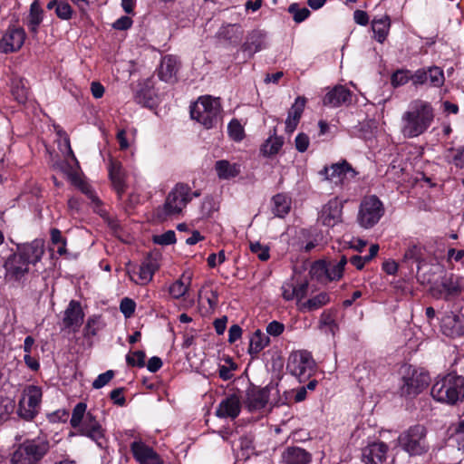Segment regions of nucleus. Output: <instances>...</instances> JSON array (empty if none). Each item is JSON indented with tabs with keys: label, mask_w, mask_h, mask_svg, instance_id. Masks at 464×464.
Here are the masks:
<instances>
[{
	"label": "nucleus",
	"mask_w": 464,
	"mask_h": 464,
	"mask_svg": "<svg viewBox=\"0 0 464 464\" xmlns=\"http://www.w3.org/2000/svg\"><path fill=\"white\" fill-rule=\"evenodd\" d=\"M326 273H327V261H324V260L316 261L311 268V274L314 276H315L318 280H322V281L327 280Z\"/></svg>",
	"instance_id": "nucleus-49"
},
{
	"label": "nucleus",
	"mask_w": 464,
	"mask_h": 464,
	"mask_svg": "<svg viewBox=\"0 0 464 464\" xmlns=\"http://www.w3.org/2000/svg\"><path fill=\"white\" fill-rule=\"evenodd\" d=\"M29 266H35L44 254L43 239H34L29 243L16 244L14 250Z\"/></svg>",
	"instance_id": "nucleus-15"
},
{
	"label": "nucleus",
	"mask_w": 464,
	"mask_h": 464,
	"mask_svg": "<svg viewBox=\"0 0 464 464\" xmlns=\"http://www.w3.org/2000/svg\"><path fill=\"white\" fill-rule=\"evenodd\" d=\"M249 247L251 252L256 254L262 261H266L270 257L267 246L261 245L259 242H251Z\"/></svg>",
	"instance_id": "nucleus-50"
},
{
	"label": "nucleus",
	"mask_w": 464,
	"mask_h": 464,
	"mask_svg": "<svg viewBox=\"0 0 464 464\" xmlns=\"http://www.w3.org/2000/svg\"><path fill=\"white\" fill-rule=\"evenodd\" d=\"M190 277L182 275L179 279L176 280L169 285V293L172 298L179 299L188 293Z\"/></svg>",
	"instance_id": "nucleus-35"
},
{
	"label": "nucleus",
	"mask_w": 464,
	"mask_h": 464,
	"mask_svg": "<svg viewBox=\"0 0 464 464\" xmlns=\"http://www.w3.org/2000/svg\"><path fill=\"white\" fill-rule=\"evenodd\" d=\"M310 140L305 133H299L295 140V149L299 152H304L309 147Z\"/></svg>",
	"instance_id": "nucleus-57"
},
{
	"label": "nucleus",
	"mask_w": 464,
	"mask_h": 464,
	"mask_svg": "<svg viewBox=\"0 0 464 464\" xmlns=\"http://www.w3.org/2000/svg\"><path fill=\"white\" fill-rule=\"evenodd\" d=\"M330 302L329 295L322 292L302 304V309L307 311L317 310Z\"/></svg>",
	"instance_id": "nucleus-41"
},
{
	"label": "nucleus",
	"mask_w": 464,
	"mask_h": 464,
	"mask_svg": "<svg viewBox=\"0 0 464 464\" xmlns=\"http://www.w3.org/2000/svg\"><path fill=\"white\" fill-rule=\"evenodd\" d=\"M179 70L178 59L173 55H166L162 58L159 67V77L166 82H173Z\"/></svg>",
	"instance_id": "nucleus-25"
},
{
	"label": "nucleus",
	"mask_w": 464,
	"mask_h": 464,
	"mask_svg": "<svg viewBox=\"0 0 464 464\" xmlns=\"http://www.w3.org/2000/svg\"><path fill=\"white\" fill-rule=\"evenodd\" d=\"M114 372L111 370H109L103 373L98 375V377L93 381L92 387L94 389H101L104 387L107 383L111 382L113 378Z\"/></svg>",
	"instance_id": "nucleus-56"
},
{
	"label": "nucleus",
	"mask_w": 464,
	"mask_h": 464,
	"mask_svg": "<svg viewBox=\"0 0 464 464\" xmlns=\"http://www.w3.org/2000/svg\"><path fill=\"white\" fill-rule=\"evenodd\" d=\"M153 242L160 246H169L176 242V234L173 230H168L163 234L154 236Z\"/></svg>",
	"instance_id": "nucleus-51"
},
{
	"label": "nucleus",
	"mask_w": 464,
	"mask_h": 464,
	"mask_svg": "<svg viewBox=\"0 0 464 464\" xmlns=\"http://www.w3.org/2000/svg\"><path fill=\"white\" fill-rule=\"evenodd\" d=\"M305 102L306 101L304 97H297L295 103L290 108L288 116L285 120V130L287 132L291 133L296 129L304 111Z\"/></svg>",
	"instance_id": "nucleus-28"
},
{
	"label": "nucleus",
	"mask_w": 464,
	"mask_h": 464,
	"mask_svg": "<svg viewBox=\"0 0 464 464\" xmlns=\"http://www.w3.org/2000/svg\"><path fill=\"white\" fill-rule=\"evenodd\" d=\"M86 410V403H77L72 410L70 424L77 430L78 434L89 438L99 448L104 449L107 444L106 430L96 417Z\"/></svg>",
	"instance_id": "nucleus-2"
},
{
	"label": "nucleus",
	"mask_w": 464,
	"mask_h": 464,
	"mask_svg": "<svg viewBox=\"0 0 464 464\" xmlns=\"http://www.w3.org/2000/svg\"><path fill=\"white\" fill-rule=\"evenodd\" d=\"M285 300L291 301L295 298V285L292 282H285L281 287Z\"/></svg>",
	"instance_id": "nucleus-61"
},
{
	"label": "nucleus",
	"mask_w": 464,
	"mask_h": 464,
	"mask_svg": "<svg viewBox=\"0 0 464 464\" xmlns=\"http://www.w3.org/2000/svg\"><path fill=\"white\" fill-rule=\"evenodd\" d=\"M110 397L117 405L123 406L125 404V398L123 396L122 388H117L112 390L110 393Z\"/></svg>",
	"instance_id": "nucleus-63"
},
{
	"label": "nucleus",
	"mask_w": 464,
	"mask_h": 464,
	"mask_svg": "<svg viewBox=\"0 0 464 464\" xmlns=\"http://www.w3.org/2000/svg\"><path fill=\"white\" fill-rule=\"evenodd\" d=\"M221 106L218 99L201 96L190 106V116L206 129H211L218 123Z\"/></svg>",
	"instance_id": "nucleus-7"
},
{
	"label": "nucleus",
	"mask_w": 464,
	"mask_h": 464,
	"mask_svg": "<svg viewBox=\"0 0 464 464\" xmlns=\"http://www.w3.org/2000/svg\"><path fill=\"white\" fill-rule=\"evenodd\" d=\"M84 318V313L82 309L81 304L78 301L72 300L66 310L63 323L64 327L72 332H76L81 327Z\"/></svg>",
	"instance_id": "nucleus-22"
},
{
	"label": "nucleus",
	"mask_w": 464,
	"mask_h": 464,
	"mask_svg": "<svg viewBox=\"0 0 464 464\" xmlns=\"http://www.w3.org/2000/svg\"><path fill=\"white\" fill-rule=\"evenodd\" d=\"M404 259L418 263V269H420L423 262L422 246L415 244L409 246L404 253Z\"/></svg>",
	"instance_id": "nucleus-43"
},
{
	"label": "nucleus",
	"mask_w": 464,
	"mask_h": 464,
	"mask_svg": "<svg viewBox=\"0 0 464 464\" xmlns=\"http://www.w3.org/2000/svg\"><path fill=\"white\" fill-rule=\"evenodd\" d=\"M411 72L407 69L395 71L391 77V83L394 88L403 86L411 81Z\"/></svg>",
	"instance_id": "nucleus-44"
},
{
	"label": "nucleus",
	"mask_w": 464,
	"mask_h": 464,
	"mask_svg": "<svg viewBox=\"0 0 464 464\" xmlns=\"http://www.w3.org/2000/svg\"><path fill=\"white\" fill-rule=\"evenodd\" d=\"M390 27L391 19L388 15L385 14L380 17H374L372 21V30L374 39L380 44H382L389 34Z\"/></svg>",
	"instance_id": "nucleus-30"
},
{
	"label": "nucleus",
	"mask_w": 464,
	"mask_h": 464,
	"mask_svg": "<svg viewBox=\"0 0 464 464\" xmlns=\"http://www.w3.org/2000/svg\"><path fill=\"white\" fill-rule=\"evenodd\" d=\"M75 184L82 190V192L84 193L91 199L92 203L94 204V207H93L94 211L97 212L98 214H100L102 217H104L106 215V212L101 208V207H100L101 201L98 198V197L95 195L92 187L82 180H80L79 182H76Z\"/></svg>",
	"instance_id": "nucleus-40"
},
{
	"label": "nucleus",
	"mask_w": 464,
	"mask_h": 464,
	"mask_svg": "<svg viewBox=\"0 0 464 464\" xmlns=\"http://www.w3.org/2000/svg\"><path fill=\"white\" fill-rule=\"evenodd\" d=\"M426 72V83H429L432 87H441L445 82L444 72L438 66H431L425 68Z\"/></svg>",
	"instance_id": "nucleus-38"
},
{
	"label": "nucleus",
	"mask_w": 464,
	"mask_h": 464,
	"mask_svg": "<svg viewBox=\"0 0 464 464\" xmlns=\"http://www.w3.org/2000/svg\"><path fill=\"white\" fill-rule=\"evenodd\" d=\"M109 176L117 194L119 195V197H121V195L125 191L126 184L125 172L120 161L113 160H110Z\"/></svg>",
	"instance_id": "nucleus-26"
},
{
	"label": "nucleus",
	"mask_w": 464,
	"mask_h": 464,
	"mask_svg": "<svg viewBox=\"0 0 464 464\" xmlns=\"http://www.w3.org/2000/svg\"><path fill=\"white\" fill-rule=\"evenodd\" d=\"M384 212V206L376 196L364 197L360 204L357 222L363 228H371L380 221Z\"/></svg>",
	"instance_id": "nucleus-10"
},
{
	"label": "nucleus",
	"mask_w": 464,
	"mask_h": 464,
	"mask_svg": "<svg viewBox=\"0 0 464 464\" xmlns=\"http://www.w3.org/2000/svg\"><path fill=\"white\" fill-rule=\"evenodd\" d=\"M411 81L414 86L426 84L425 68H420L411 73Z\"/></svg>",
	"instance_id": "nucleus-60"
},
{
	"label": "nucleus",
	"mask_w": 464,
	"mask_h": 464,
	"mask_svg": "<svg viewBox=\"0 0 464 464\" xmlns=\"http://www.w3.org/2000/svg\"><path fill=\"white\" fill-rule=\"evenodd\" d=\"M441 331L449 337H458L464 334V315L454 313L445 314L441 319Z\"/></svg>",
	"instance_id": "nucleus-21"
},
{
	"label": "nucleus",
	"mask_w": 464,
	"mask_h": 464,
	"mask_svg": "<svg viewBox=\"0 0 464 464\" xmlns=\"http://www.w3.org/2000/svg\"><path fill=\"white\" fill-rule=\"evenodd\" d=\"M343 204L338 198L330 199L324 204L318 215V221L322 225L333 227L342 222Z\"/></svg>",
	"instance_id": "nucleus-12"
},
{
	"label": "nucleus",
	"mask_w": 464,
	"mask_h": 464,
	"mask_svg": "<svg viewBox=\"0 0 464 464\" xmlns=\"http://www.w3.org/2000/svg\"><path fill=\"white\" fill-rule=\"evenodd\" d=\"M270 343V339L261 330H256L250 338L248 353L256 356Z\"/></svg>",
	"instance_id": "nucleus-32"
},
{
	"label": "nucleus",
	"mask_w": 464,
	"mask_h": 464,
	"mask_svg": "<svg viewBox=\"0 0 464 464\" xmlns=\"http://www.w3.org/2000/svg\"><path fill=\"white\" fill-rule=\"evenodd\" d=\"M132 23L133 22L130 17L124 15V16H121L119 19H117L112 24V27L116 30L123 31V30H127L129 28H130L132 25Z\"/></svg>",
	"instance_id": "nucleus-59"
},
{
	"label": "nucleus",
	"mask_w": 464,
	"mask_h": 464,
	"mask_svg": "<svg viewBox=\"0 0 464 464\" xmlns=\"http://www.w3.org/2000/svg\"><path fill=\"white\" fill-rule=\"evenodd\" d=\"M288 12L293 15L295 23H302L311 14L310 10L304 6L301 7L298 4H292L288 7Z\"/></svg>",
	"instance_id": "nucleus-46"
},
{
	"label": "nucleus",
	"mask_w": 464,
	"mask_h": 464,
	"mask_svg": "<svg viewBox=\"0 0 464 464\" xmlns=\"http://www.w3.org/2000/svg\"><path fill=\"white\" fill-rule=\"evenodd\" d=\"M308 290V283L302 282L295 285V298L297 301H301L307 295Z\"/></svg>",
	"instance_id": "nucleus-62"
},
{
	"label": "nucleus",
	"mask_w": 464,
	"mask_h": 464,
	"mask_svg": "<svg viewBox=\"0 0 464 464\" xmlns=\"http://www.w3.org/2000/svg\"><path fill=\"white\" fill-rule=\"evenodd\" d=\"M14 409V401L7 397L0 398V420L5 419Z\"/></svg>",
	"instance_id": "nucleus-52"
},
{
	"label": "nucleus",
	"mask_w": 464,
	"mask_h": 464,
	"mask_svg": "<svg viewBox=\"0 0 464 464\" xmlns=\"http://www.w3.org/2000/svg\"><path fill=\"white\" fill-rule=\"evenodd\" d=\"M12 95L19 103H24L27 101L28 89L22 81L13 82Z\"/></svg>",
	"instance_id": "nucleus-45"
},
{
	"label": "nucleus",
	"mask_w": 464,
	"mask_h": 464,
	"mask_svg": "<svg viewBox=\"0 0 464 464\" xmlns=\"http://www.w3.org/2000/svg\"><path fill=\"white\" fill-rule=\"evenodd\" d=\"M398 446L411 457L422 456L430 450L427 429L415 424L402 431L397 439Z\"/></svg>",
	"instance_id": "nucleus-6"
},
{
	"label": "nucleus",
	"mask_w": 464,
	"mask_h": 464,
	"mask_svg": "<svg viewBox=\"0 0 464 464\" xmlns=\"http://www.w3.org/2000/svg\"><path fill=\"white\" fill-rule=\"evenodd\" d=\"M42 401V390L35 385L24 388L19 401L18 414L24 420H32L37 414Z\"/></svg>",
	"instance_id": "nucleus-11"
},
{
	"label": "nucleus",
	"mask_w": 464,
	"mask_h": 464,
	"mask_svg": "<svg viewBox=\"0 0 464 464\" xmlns=\"http://www.w3.org/2000/svg\"><path fill=\"white\" fill-rule=\"evenodd\" d=\"M56 15L62 20H69L72 14V9L67 2H59L55 8Z\"/></svg>",
	"instance_id": "nucleus-54"
},
{
	"label": "nucleus",
	"mask_w": 464,
	"mask_h": 464,
	"mask_svg": "<svg viewBox=\"0 0 464 464\" xmlns=\"http://www.w3.org/2000/svg\"><path fill=\"white\" fill-rule=\"evenodd\" d=\"M461 287V279L451 274L449 276L443 277L439 286L431 288V295L433 297L448 300L459 295Z\"/></svg>",
	"instance_id": "nucleus-16"
},
{
	"label": "nucleus",
	"mask_w": 464,
	"mask_h": 464,
	"mask_svg": "<svg viewBox=\"0 0 464 464\" xmlns=\"http://www.w3.org/2000/svg\"><path fill=\"white\" fill-rule=\"evenodd\" d=\"M4 267L5 278L15 282L22 280L30 269V266L15 251L6 258Z\"/></svg>",
	"instance_id": "nucleus-14"
},
{
	"label": "nucleus",
	"mask_w": 464,
	"mask_h": 464,
	"mask_svg": "<svg viewBox=\"0 0 464 464\" xmlns=\"http://www.w3.org/2000/svg\"><path fill=\"white\" fill-rule=\"evenodd\" d=\"M353 19L360 25H367L369 23L368 14L362 10H356L353 13Z\"/></svg>",
	"instance_id": "nucleus-64"
},
{
	"label": "nucleus",
	"mask_w": 464,
	"mask_h": 464,
	"mask_svg": "<svg viewBox=\"0 0 464 464\" xmlns=\"http://www.w3.org/2000/svg\"><path fill=\"white\" fill-rule=\"evenodd\" d=\"M130 451L139 464H163L160 456L141 440L131 442Z\"/></svg>",
	"instance_id": "nucleus-17"
},
{
	"label": "nucleus",
	"mask_w": 464,
	"mask_h": 464,
	"mask_svg": "<svg viewBox=\"0 0 464 464\" xmlns=\"http://www.w3.org/2000/svg\"><path fill=\"white\" fill-rule=\"evenodd\" d=\"M435 111L431 103L420 99L410 102L401 119V133L404 138L412 139L428 130L434 121Z\"/></svg>",
	"instance_id": "nucleus-1"
},
{
	"label": "nucleus",
	"mask_w": 464,
	"mask_h": 464,
	"mask_svg": "<svg viewBox=\"0 0 464 464\" xmlns=\"http://www.w3.org/2000/svg\"><path fill=\"white\" fill-rule=\"evenodd\" d=\"M430 394L437 401L454 405L464 399V378L452 373L439 377Z\"/></svg>",
	"instance_id": "nucleus-4"
},
{
	"label": "nucleus",
	"mask_w": 464,
	"mask_h": 464,
	"mask_svg": "<svg viewBox=\"0 0 464 464\" xmlns=\"http://www.w3.org/2000/svg\"><path fill=\"white\" fill-rule=\"evenodd\" d=\"M158 267V264L155 260L147 258L138 268L128 269L127 274L133 283L144 285L152 280Z\"/></svg>",
	"instance_id": "nucleus-18"
},
{
	"label": "nucleus",
	"mask_w": 464,
	"mask_h": 464,
	"mask_svg": "<svg viewBox=\"0 0 464 464\" xmlns=\"http://www.w3.org/2000/svg\"><path fill=\"white\" fill-rule=\"evenodd\" d=\"M401 374L400 392L402 396L415 397L429 385L428 373L412 365L403 366Z\"/></svg>",
	"instance_id": "nucleus-8"
},
{
	"label": "nucleus",
	"mask_w": 464,
	"mask_h": 464,
	"mask_svg": "<svg viewBox=\"0 0 464 464\" xmlns=\"http://www.w3.org/2000/svg\"><path fill=\"white\" fill-rule=\"evenodd\" d=\"M214 169L219 179L229 180L241 173V165L227 160H219L216 161Z\"/></svg>",
	"instance_id": "nucleus-27"
},
{
	"label": "nucleus",
	"mask_w": 464,
	"mask_h": 464,
	"mask_svg": "<svg viewBox=\"0 0 464 464\" xmlns=\"http://www.w3.org/2000/svg\"><path fill=\"white\" fill-rule=\"evenodd\" d=\"M389 447L382 441L369 443L362 450V461L364 464H382L386 460Z\"/></svg>",
	"instance_id": "nucleus-19"
},
{
	"label": "nucleus",
	"mask_w": 464,
	"mask_h": 464,
	"mask_svg": "<svg viewBox=\"0 0 464 464\" xmlns=\"http://www.w3.org/2000/svg\"><path fill=\"white\" fill-rule=\"evenodd\" d=\"M320 175L323 176L324 179L337 184L348 175L350 177H354L356 172L346 160H342L340 162L334 163L329 167L325 166L320 171Z\"/></svg>",
	"instance_id": "nucleus-20"
},
{
	"label": "nucleus",
	"mask_w": 464,
	"mask_h": 464,
	"mask_svg": "<svg viewBox=\"0 0 464 464\" xmlns=\"http://www.w3.org/2000/svg\"><path fill=\"white\" fill-rule=\"evenodd\" d=\"M347 258L343 256L339 261L327 262L326 279L329 281L338 280L342 277Z\"/></svg>",
	"instance_id": "nucleus-37"
},
{
	"label": "nucleus",
	"mask_w": 464,
	"mask_h": 464,
	"mask_svg": "<svg viewBox=\"0 0 464 464\" xmlns=\"http://www.w3.org/2000/svg\"><path fill=\"white\" fill-rule=\"evenodd\" d=\"M284 144L283 138L276 135L270 136L261 147L264 156L270 157L279 152Z\"/></svg>",
	"instance_id": "nucleus-39"
},
{
	"label": "nucleus",
	"mask_w": 464,
	"mask_h": 464,
	"mask_svg": "<svg viewBox=\"0 0 464 464\" xmlns=\"http://www.w3.org/2000/svg\"><path fill=\"white\" fill-rule=\"evenodd\" d=\"M291 208V199L285 194H276L272 198V211L276 217L284 218Z\"/></svg>",
	"instance_id": "nucleus-33"
},
{
	"label": "nucleus",
	"mask_w": 464,
	"mask_h": 464,
	"mask_svg": "<svg viewBox=\"0 0 464 464\" xmlns=\"http://www.w3.org/2000/svg\"><path fill=\"white\" fill-rule=\"evenodd\" d=\"M126 361L131 366L143 367L145 365V353L142 351H135L127 354Z\"/></svg>",
	"instance_id": "nucleus-53"
},
{
	"label": "nucleus",
	"mask_w": 464,
	"mask_h": 464,
	"mask_svg": "<svg viewBox=\"0 0 464 464\" xmlns=\"http://www.w3.org/2000/svg\"><path fill=\"white\" fill-rule=\"evenodd\" d=\"M26 34L22 27L9 26L0 39V53H9L20 50Z\"/></svg>",
	"instance_id": "nucleus-13"
},
{
	"label": "nucleus",
	"mask_w": 464,
	"mask_h": 464,
	"mask_svg": "<svg viewBox=\"0 0 464 464\" xmlns=\"http://www.w3.org/2000/svg\"><path fill=\"white\" fill-rule=\"evenodd\" d=\"M286 370L302 382L314 375L316 364L311 353L305 350H299L290 353L286 363Z\"/></svg>",
	"instance_id": "nucleus-9"
},
{
	"label": "nucleus",
	"mask_w": 464,
	"mask_h": 464,
	"mask_svg": "<svg viewBox=\"0 0 464 464\" xmlns=\"http://www.w3.org/2000/svg\"><path fill=\"white\" fill-rule=\"evenodd\" d=\"M136 308L135 302L128 297L123 298L120 304V310L126 318H130L133 315Z\"/></svg>",
	"instance_id": "nucleus-55"
},
{
	"label": "nucleus",
	"mask_w": 464,
	"mask_h": 464,
	"mask_svg": "<svg viewBox=\"0 0 464 464\" xmlns=\"http://www.w3.org/2000/svg\"><path fill=\"white\" fill-rule=\"evenodd\" d=\"M104 326L102 322L101 316L92 315L88 318L85 327H84V335L86 337L95 336L100 330Z\"/></svg>",
	"instance_id": "nucleus-42"
},
{
	"label": "nucleus",
	"mask_w": 464,
	"mask_h": 464,
	"mask_svg": "<svg viewBox=\"0 0 464 464\" xmlns=\"http://www.w3.org/2000/svg\"><path fill=\"white\" fill-rule=\"evenodd\" d=\"M447 158L450 162L453 163L457 168H464V146L458 149L449 150Z\"/></svg>",
	"instance_id": "nucleus-47"
},
{
	"label": "nucleus",
	"mask_w": 464,
	"mask_h": 464,
	"mask_svg": "<svg viewBox=\"0 0 464 464\" xmlns=\"http://www.w3.org/2000/svg\"><path fill=\"white\" fill-rule=\"evenodd\" d=\"M310 460V454L299 447H288L282 454L284 464H308Z\"/></svg>",
	"instance_id": "nucleus-29"
},
{
	"label": "nucleus",
	"mask_w": 464,
	"mask_h": 464,
	"mask_svg": "<svg viewBox=\"0 0 464 464\" xmlns=\"http://www.w3.org/2000/svg\"><path fill=\"white\" fill-rule=\"evenodd\" d=\"M241 411V401L237 395L232 394L223 399L217 410L216 416L221 419H236Z\"/></svg>",
	"instance_id": "nucleus-23"
},
{
	"label": "nucleus",
	"mask_w": 464,
	"mask_h": 464,
	"mask_svg": "<svg viewBox=\"0 0 464 464\" xmlns=\"http://www.w3.org/2000/svg\"><path fill=\"white\" fill-rule=\"evenodd\" d=\"M285 330V325L278 321H272L266 326V333L271 336H279Z\"/></svg>",
	"instance_id": "nucleus-58"
},
{
	"label": "nucleus",
	"mask_w": 464,
	"mask_h": 464,
	"mask_svg": "<svg viewBox=\"0 0 464 464\" xmlns=\"http://www.w3.org/2000/svg\"><path fill=\"white\" fill-rule=\"evenodd\" d=\"M227 131L229 137L235 141H240L244 138V129L241 123L236 119L228 123Z\"/></svg>",
	"instance_id": "nucleus-48"
},
{
	"label": "nucleus",
	"mask_w": 464,
	"mask_h": 464,
	"mask_svg": "<svg viewBox=\"0 0 464 464\" xmlns=\"http://www.w3.org/2000/svg\"><path fill=\"white\" fill-rule=\"evenodd\" d=\"M43 22V9L37 0L30 6V13L27 18V26L30 32L37 34L39 25Z\"/></svg>",
	"instance_id": "nucleus-34"
},
{
	"label": "nucleus",
	"mask_w": 464,
	"mask_h": 464,
	"mask_svg": "<svg viewBox=\"0 0 464 464\" xmlns=\"http://www.w3.org/2000/svg\"><path fill=\"white\" fill-rule=\"evenodd\" d=\"M266 47V34L261 31L251 32L243 45L244 51L249 54H254Z\"/></svg>",
	"instance_id": "nucleus-31"
},
{
	"label": "nucleus",
	"mask_w": 464,
	"mask_h": 464,
	"mask_svg": "<svg viewBox=\"0 0 464 464\" xmlns=\"http://www.w3.org/2000/svg\"><path fill=\"white\" fill-rule=\"evenodd\" d=\"M50 450V442L44 437L27 439L18 445L11 459L12 464H39Z\"/></svg>",
	"instance_id": "nucleus-5"
},
{
	"label": "nucleus",
	"mask_w": 464,
	"mask_h": 464,
	"mask_svg": "<svg viewBox=\"0 0 464 464\" xmlns=\"http://www.w3.org/2000/svg\"><path fill=\"white\" fill-rule=\"evenodd\" d=\"M247 406L250 411L259 410L267 402V392L265 390L251 391L247 393Z\"/></svg>",
	"instance_id": "nucleus-36"
},
{
	"label": "nucleus",
	"mask_w": 464,
	"mask_h": 464,
	"mask_svg": "<svg viewBox=\"0 0 464 464\" xmlns=\"http://www.w3.org/2000/svg\"><path fill=\"white\" fill-rule=\"evenodd\" d=\"M352 101L351 92L342 85H337L328 92L324 98V103L332 107H338L343 104L350 103Z\"/></svg>",
	"instance_id": "nucleus-24"
},
{
	"label": "nucleus",
	"mask_w": 464,
	"mask_h": 464,
	"mask_svg": "<svg viewBox=\"0 0 464 464\" xmlns=\"http://www.w3.org/2000/svg\"><path fill=\"white\" fill-rule=\"evenodd\" d=\"M199 196L198 191H192L190 187L178 183L169 192L162 206L158 207L154 211V218L163 222L182 214L183 209L192 200Z\"/></svg>",
	"instance_id": "nucleus-3"
}]
</instances>
